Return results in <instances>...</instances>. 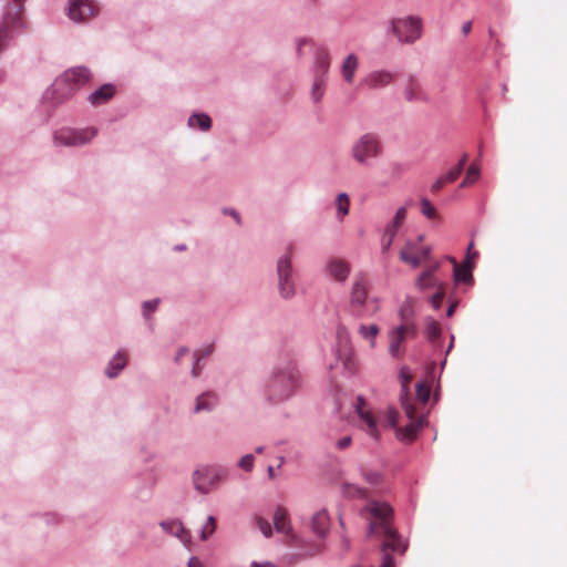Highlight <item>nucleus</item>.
<instances>
[{
	"label": "nucleus",
	"instance_id": "50",
	"mask_svg": "<svg viewBox=\"0 0 567 567\" xmlns=\"http://www.w3.org/2000/svg\"><path fill=\"white\" fill-rule=\"evenodd\" d=\"M188 567H205V566L197 557H192L188 560Z\"/></svg>",
	"mask_w": 567,
	"mask_h": 567
},
{
	"label": "nucleus",
	"instance_id": "12",
	"mask_svg": "<svg viewBox=\"0 0 567 567\" xmlns=\"http://www.w3.org/2000/svg\"><path fill=\"white\" fill-rule=\"evenodd\" d=\"M91 79V73L86 68L78 66L66 70L63 75L55 81L54 86L58 87L62 83H68L72 85L70 91H72L74 87L84 85L87 83Z\"/></svg>",
	"mask_w": 567,
	"mask_h": 567
},
{
	"label": "nucleus",
	"instance_id": "58",
	"mask_svg": "<svg viewBox=\"0 0 567 567\" xmlns=\"http://www.w3.org/2000/svg\"><path fill=\"white\" fill-rule=\"evenodd\" d=\"M262 451H264V447H262V446H259V447H257V449H256V452H257V453H261Z\"/></svg>",
	"mask_w": 567,
	"mask_h": 567
},
{
	"label": "nucleus",
	"instance_id": "36",
	"mask_svg": "<svg viewBox=\"0 0 567 567\" xmlns=\"http://www.w3.org/2000/svg\"><path fill=\"white\" fill-rule=\"evenodd\" d=\"M350 199L347 194L341 193L337 197V208L341 217H344L349 213Z\"/></svg>",
	"mask_w": 567,
	"mask_h": 567
},
{
	"label": "nucleus",
	"instance_id": "49",
	"mask_svg": "<svg viewBox=\"0 0 567 567\" xmlns=\"http://www.w3.org/2000/svg\"><path fill=\"white\" fill-rule=\"evenodd\" d=\"M440 266L441 264L439 261H434L424 271H431V276H435V272L439 270Z\"/></svg>",
	"mask_w": 567,
	"mask_h": 567
},
{
	"label": "nucleus",
	"instance_id": "34",
	"mask_svg": "<svg viewBox=\"0 0 567 567\" xmlns=\"http://www.w3.org/2000/svg\"><path fill=\"white\" fill-rule=\"evenodd\" d=\"M324 93V79L319 74L315 75V81L312 85L311 96L315 102H319Z\"/></svg>",
	"mask_w": 567,
	"mask_h": 567
},
{
	"label": "nucleus",
	"instance_id": "40",
	"mask_svg": "<svg viewBox=\"0 0 567 567\" xmlns=\"http://www.w3.org/2000/svg\"><path fill=\"white\" fill-rule=\"evenodd\" d=\"M216 530V519L214 516H209L207 518L206 525L203 527L200 533L202 540H206L209 536H212Z\"/></svg>",
	"mask_w": 567,
	"mask_h": 567
},
{
	"label": "nucleus",
	"instance_id": "8",
	"mask_svg": "<svg viewBox=\"0 0 567 567\" xmlns=\"http://www.w3.org/2000/svg\"><path fill=\"white\" fill-rule=\"evenodd\" d=\"M424 236L420 235L415 240H408L400 250L399 257L401 261L410 265L412 268H417L423 261H429L431 258V247L422 246Z\"/></svg>",
	"mask_w": 567,
	"mask_h": 567
},
{
	"label": "nucleus",
	"instance_id": "54",
	"mask_svg": "<svg viewBox=\"0 0 567 567\" xmlns=\"http://www.w3.org/2000/svg\"><path fill=\"white\" fill-rule=\"evenodd\" d=\"M466 162H467V155H466V154H464V155L462 156V158L460 159L458 164H457V165H455V166H456V167H461V171L463 172V168H464V166H465Z\"/></svg>",
	"mask_w": 567,
	"mask_h": 567
},
{
	"label": "nucleus",
	"instance_id": "11",
	"mask_svg": "<svg viewBox=\"0 0 567 567\" xmlns=\"http://www.w3.org/2000/svg\"><path fill=\"white\" fill-rule=\"evenodd\" d=\"M99 8L91 0H73L70 3L69 17L76 22L85 21L97 14Z\"/></svg>",
	"mask_w": 567,
	"mask_h": 567
},
{
	"label": "nucleus",
	"instance_id": "32",
	"mask_svg": "<svg viewBox=\"0 0 567 567\" xmlns=\"http://www.w3.org/2000/svg\"><path fill=\"white\" fill-rule=\"evenodd\" d=\"M361 473L364 481L372 486H378L383 482V475L379 471L362 468Z\"/></svg>",
	"mask_w": 567,
	"mask_h": 567
},
{
	"label": "nucleus",
	"instance_id": "41",
	"mask_svg": "<svg viewBox=\"0 0 567 567\" xmlns=\"http://www.w3.org/2000/svg\"><path fill=\"white\" fill-rule=\"evenodd\" d=\"M444 296H445L444 284H440V286L436 287V292L431 298V303L434 309H439L441 307Z\"/></svg>",
	"mask_w": 567,
	"mask_h": 567
},
{
	"label": "nucleus",
	"instance_id": "10",
	"mask_svg": "<svg viewBox=\"0 0 567 567\" xmlns=\"http://www.w3.org/2000/svg\"><path fill=\"white\" fill-rule=\"evenodd\" d=\"M278 278H279V291L280 295L289 299L295 296L296 289L295 284L292 281V269L290 258L288 256H284L278 260L277 266Z\"/></svg>",
	"mask_w": 567,
	"mask_h": 567
},
{
	"label": "nucleus",
	"instance_id": "1",
	"mask_svg": "<svg viewBox=\"0 0 567 567\" xmlns=\"http://www.w3.org/2000/svg\"><path fill=\"white\" fill-rule=\"evenodd\" d=\"M399 378L401 381L400 402L406 417L409 419V423L404 427L398 430V435L402 440L413 441L417 432L423 426L424 416L416 413V408L409 396V385L413 379L410 369L408 367L401 368Z\"/></svg>",
	"mask_w": 567,
	"mask_h": 567
},
{
	"label": "nucleus",
	"instance_id": "4",
	"mask_svg": "<svg viewBox=\"0 0 567 567\" xmlns=\"http://www.w3.org/2000/svg\"><path fill=\"white\" fill-rule=\"evenodd\" d=\"M383 152L380 137L374 133L361 135L351 146L353 159L363 166L369 165L372 159L378 158Z\"/></svg>",
	"mask_w": 567,
	"mask_h": 567
},
{
	"label": "nucleus",
	"instance_id": "45",
	"mask_svg": "<svg viewBox=\"0 0 567 567\" xmlns=\"http://www.w3.org/2000/svg\"><path fill=\"white\" fill-rule=\"evenodd\" d=\"M159 300L154 299L150 301H145L143 303V313L145 317H148L152 312H154L158 306Z\"/></svg>",
	"mask_w": 567,
	"mask_h": 567
},
{
	"label": "nucleus",
	"instance_id": "38",
	"mask_svg": "<svg viewBox=\"0 0 567 567\" xmlns=\"http://www.w3.org/2000/svg\"><path fill=\"white\" fill-rule=\"evenodd\" d=\"M421 213L429 219H434L437 217L435 207L426 198L421 200Z\"/></svg>",
	"mask_w": 567,
	"mask_h": 567
},
{
	"label": "nucleus",
	"instance_id": "24",
	"mask_svg": "<svg viewBox=\"0 0 567 567\" xmlns=\"http://www.w3.org/2000/svg\"><path fill=\"white\" fill-rule=\"evenodd\" d=\"M275 528L280 532L288 534L290 532V522L288 518V512L284 507H278L274 515Z\"/></svg>",
	"mask_w": 567,
	"mask_h": 567
},
{
	"label": "nucleus",
	"instance_id": "9",
	"mask_svg": "<svg viewBox=\"0 0 567 567\" xmlns=\"http://www.w3.org/2000/svg\"><path fill=\"white\" fill-rule=\"evenodd\" d=\"M96 135L92 127L82 130L61 128L54 134V142L64 146H79L90 142Z\"/></svg>",
	"mask_w": 567,
	"mask_h": 567
},
{
	"label": "nucleus",
	"instance_id": "20",
	"mask_svg": "<svg viewBox=\"0 0 567 567\" xmlns=\"http://www.w3.org/2000/svg\"><path fill=\"white\" fill-rule=\"evenodd\" d=\"M330 527V518L327 511L321 509L312 516L311 528L318 537H324Z\"/></svg>",
	"mask_w": 567,
	"mask_h": 567
},
{
	"label": "nucleus",
	"instance_id": "42",
	"mask_svg": "<svg viewBox=\"0 0 567 567\" xmlns=\"http://www.w3.org/2000/svg\"><path fill=\"white\" fill-rule=\"evenodd\" d=\"M399 412L394 408H389L385 412V422L390 427H395L399 421Z\"/></svg>",
	"mask_w": 567,
	"mask_h": 567
},
{
	"label": "nucleus",
	"instance_id": "35",
	"mask_svg": "<svg viewBox=\"0 0 567 567\" xmlns=\"http://www.w3.org/2000/svg\"><path fill=\"white\" fill-rule=\"evenodd\" d=\"M343 493L349 497H359L363 498L368 496L367 489L350 483L343 484Z\"/></svg>",
	"mask_w": 567,
	"mask_h": 567
},
{
	"label": "nucleus",
	"instance_id": "27",
	"mask_svg": "<svg viewBox=\"0 0 567 567\" xmlns=\"http://www.w3.org/2000/svg\"><path fill=\"white\" fill-rule=\"evenodd\" d=\"M217 403V398L214 393L207 392L197 398L195 412L210 411Z\"/></svg>",
	"mask_w": 567,
	"mask_h": 567
},
{
	"label": "nucleus",
	"instance_id": "28",
	"mask_svg": "<svg viewBox=\"0 0 567 567\" xmlns=\"http://www.w3.org/2000/svg\"><path fill=\"white\" fill-rule=\"evenodd\" d=\"M431 271H423L416 279V287L420 290H426L429 288H436L442 284L435 276H431Z\"/></svg>",
	"mask_w": 567,
	"mask_h": 567
},
{
	"label": "nucleus",
	"instance_id": "37",
	"mask_svg": "<svg viewBox=\"0 0 567 567\" xmlns=\"http://www.w3.org/2000/svg\"><path fill=\"white\" fill-rule=\"evenodd\" d=\"M480 171L475 165H471L466 172V175L461 183V187H467L476 182L478 178Z\"/></svg>",
	"mask_w": 567,
	"mask_h": 567
},
{
	"label": "nucleus",
	"instance_id": "44",
	"mask_svg": "<svg viewBox=\"0 0 567 567\" xmlns=\"http://www.w3.org/2000/svg\"><path fill=\"white\" fill-rule=\"evenodd\" d=\"M461 173V167L454 166L445 175H443L444 181H446V183H453L460 177Z\"/></svg>",
	"mask_w": 567,
	"mask_h": 567
},
{
	"label": "nucleus",
	"instance_id": "59",
	"mask_svg": "<svg viewBox=\"0 0 567 567\" xmlns=\"http://www.w3.org/2000/svg\"><path fill=\"white\" fill-rule=\"evenodd\" d=\"M306 43V41H300L299 44H298V50H300L301 45Z\"/></svg>",
	"mask_w": 567,
	"mask_h": 567
},
{
	"label": "nucleus",
	"instance_id": "33",
	"mask_svg": "<svg viewBox=\"0 0 567 567\" xmlns=\"http://www.w3.org/2000/svg\"><path fill=\"white\" fill-rule=\"evenodd\" d=\"M213 350H214L213 344H209V346H207L206 348H204V349H202V350H199V351H197V352L195 353V359H196V361H195V364H194V367H193V369H192V375H193L194 378L198 377V375H199V373H200L199 361H200L202 359H204V358L208 357V355L213 352Z\"/></svg>",
	"mask_w": 567,
	"mask_h": 567
},
{
	"label": "nucleus",
	"instance_id": "6",
	"mask_svg": "<svg viewBox=\"0 0 567 567\" xmlns=\"http://www.w3.org/2000/svg\"><path fill=\"white\" fill-rule=\"evenodd\" d=\"M24 0H12L2 22L0 23V51L12 38L13 31L22 23V10Z\"/></svg>",
	"mask_w": 567,
	"mask_h": 567
},
{
	"label": "nucleus",
	"instance_id": "39",
	"mask_svg": "<svg viewBox=\"0 0 567 567\" xmlns=\"http://www.w3.org/2000/svg\"><path fill=\"white\" fill-rule=\"evenodd\" d=\"M431 386L426 383L416 384V396L421 403H426L430 399Z\"/></svg>",
	"mask_w": 567,
	"mask_h": 567
},
{
	"label": "nucleus",
	"instance_id": "21",
	"mask_svg": "<svg viewBox=\"0 0 567 567\" xmlns=\"http://www.w3.org/2000/svg\"><path fill=\"white\" fill-rule=\"evenodd\" d=\"M358 66L359 60L355 54L351 53L344 59L341 66V73L347 83L351 84L353 82Z\"/></svg>",
	"mask_w": 567,
	"mask_h": 567
},
{
	"label": "nucleus",
	"instance_id": "29",
	"mask_svg": "<svg viewBox=\"0 0 567 567\" xmlns=\"http://www.w3.org/2000/svg\"><path fill=\"white\" fill-rule=\"evenodd\" d=\"M190 127L198 126L202 131H208L212 126V120L206 114H194L188 118Z\"/></svg>",
	"mask_w": 567,
	"mask_h": 567
},
{
	"label": "nucleus",
	"instance_id": "16",
	"mask_svg": "<svg viewBox=\"0 0 567 567\" xmlns=\"http://www.w3.org/2000/svg\"><path fill=\"white\" fill-rule=\"evenodd\" d=\"M327 271L333 280L344 282L351 271V267L344 259L331 258L327 264Z\"/></svg>",
	"mask_w": 567,
	"mask_h": 567
},
{
	"label": "nucleus",
	"instance_id": "13",
	"mask_svg": "<svg viewBox=\"0 0 567 567\" xmlns=\"http://www.w3.org/2000/svg\"><path fill=\"white\" fill-rule=\"evenodd\" d=\"M406 218V208L400 207L393 220L386 226L382 237V252H388L394 241L396 233Z\"/></svg>",
	"mask_w": 567,
	"mask_h": 567
},
{
	"label": "nucleus",
	"instance_id": "26",
	"mask_svg": "<svg viewBox=\"0 0 567 567\" xmlns=\"http://www.w3.org/2000/svg\"><path fill=\"white\" fill-rule=\"evenodd\" d=\"M330 68V58L326 50H319L316 54V74L324 79Z\"/></svg>",
	"mask_w": 567,
	"mask_h": 567
},
{
	"label": "nucleus",
	"instance_id": "48",
	"mask_svg": "<svg viewBox=\"0 0 567 567\" xmlns=\"http://www.w3.org/2000/svg\"><path fill=\"white\" fill-rule=\"evenodd\" d=\"M351 444V437L344 436L337 442V446L341 450L347 449Z\"/></svg>",
	"mask_w": 567,
	"mask_h": 567
},
{
	"label": "nucleus",
	"instance_id": "57",
	"mask_svg": "<svg viewBox=\"0 0 567 567\" xmlns=\"http://www.w3.org/2000/svg\"><path fill=\"white\" fill-rule=\"evenodd\" d=\"M230 214H231V215L237 219V221L239 223L238 214H237L236 212H231Z\"/></svg>",
	"mask_w": 567,
	"mask_h": 567
},
{
	"label": "nucleus",
	"instance_id": "15",
	"mask_svg": "<svg viewBox=\"0 0 567 567\" xmlns=\"http://www.w3.org/2000/svg\"><path fill=\"white\" fill-rule=\"evenodd\" d=\"M357 412L363 423V430L368 435L378 440L379 439V427L378 422L374 415L370 410L367 409L365 402L362 399L358 400Z\"/></svg>",
	"mask_w": 567,
	"mask_h": 567
},
{
	"label": "nucleus",
	"instance_id": "17",
	"mask_svg": "<svg viewBox=\"0 0 567 567\" xmlns=\"http://www.w3.org/2000/svg\"><path fill=\"white\" fill-rule=\"evenodd\" d=\"M368 297V280L360 276L358 277L352 286L350 303L352 308L359 309L363 307Z\"/></svg>",
	"mask_w": 567,
	"mask_h": 567
},
{
	"label": "nucleus",
	"instance_id": "53",
	"mask_svg": "<svg viewBox=\"0 0 567 567\" xmlns=\"http://www.w3.org/2000/svg\"><path fill=\"white\" fill-rule=\"evenodd\" d=\"M251 567H277L271 563H252Z\"/></svg>",
	"mask_w": 567,
	"mask_h": 567
},
{
	"label": "nucleus",
	"instance_id": "19",
	"mask_svg": "<svg viewBox=\"0 0 567 567\" xmlns=\"http://www.w3.org/2000/svg\"><path fill=\"white\" fill-rule=\"evenodd\" d=\"M161 526L165 532L176 536L184 545L188 546L190 544V533L184 528L181 522H162Z\"/></svg>",
	"mask_w": 567,
	"mask_h": 567
},
{
	"label": "nucleus",
	"instance_id": "25",
	"mask_svg": "<svg viewBox=\"0 0 567 567\" xmlns=\"http://www.w3.org/2000/svg\"><path fill=\"white\" fill-rule=\"evenodd\" d=\"M454 265V279L460 282H470L472 281V271L471 265L460 266L456 260L452 257L447 258Z\"/></svg>",
	"mask_w": 567,
	"mask_h": 567
},
{
	"label": "nucleus",
	"instance_id": "18",
	"mask_svg": "<svg viewBox=\"0 0 567 567\" xmlns=\"http://www.w3.org/2000/svg\"><path fill=\"white\" fill-rule=\"evenodd\" d=\"M404 97L409 102H421L426 101L427 96L419 82L414 76H409L403 87Z\"/></svg>",
	"mask_w": 567,
	"mask_h": 567
},
{
	"label": "nucleus",
	"instance_id": "30",
	"mask_svg": "<svg viewBox=\"0 0 567 567\" xmlns=\"http://www.w3.org/2000/svg\"><path fill=\"white\" fill-rule=\"evenodd\" d=\"M379 331L380 330L377 324H370V326L361 324L359 328V333L361 334V337L363 339H367L370 341L371 348L375 347V337L378 336Z\"/></svg>",
	"mask_w": 567,
	"mask_h": 567
},
{
	"label": "nucleus",
	"instance_id": "55",
	"mask_svg": "<svg viewBox=\"0 0 567 567\" xmlns=\"http://www.w3.org/2000/svg\"><path fill=\"white\" fill-rule=\"evenodd\" d=\"M455 305H451L447 309V316L451 317L454 312Z\"/></svg>",
	"mask_w": 567,
	"mask_h": 567
},
{
	"label": "nucleus",
	"instance_id": "56",
	"mask_svg": "<svg viewBox=\"0 0 567 567\" xmlns=\"http://www.w3.org/2000/svg\"><path fill=\"white\" fill-rule=\"evenodd\" d=\"M268 474L269 476L272 478L274 477V467L272 466H269L268 467Z\"/></svg>",
	"mask_w": 567,
	"mask_h": 567
},
{
	"label": "nucleus",
	"instance_id": "3",
	"mask_svg": "<svg viewBox=\"0 0 567 567\" xmlns=\"http://www.w3.org/2000/svg\"><path fill=\"white\" fill-rule=\"evenodd\" d=\"M423 21L419 16L393 18L390 21V31L400 43L411 44L422 35Z\"/></svg>",
	"mask_w": 567,
	"mask_h": 567
},
{
	"label": "nucleus",
	"instance_id": "31",
	"mask_svg": "<svg viewBox=\"0 0 567 567\" xmlns=\"http://www.w3.org/2000/svg\"><path fill=\"white\" fill-rule=\"evenodd\" d=\"M424 333L430 341H435L441 334L439 322L431 318L426 319Z\"/></svg>",
	"mask_w": 567,
	"mask_h": 567
},
{
	"label": "nucleus",
	"instance_id": "47",
	"mask_svg": "<svg viewBox=\"0 0 567 567\" xmlns=\"http://www.w3.org/2000/svg\"><path fill=\"white\" fill-rule=\"evenodd\" d=\"M446 183V181H444V177L441 176L440 178H437L431 186V190L433 193H436L439 192Z\"/></svg>",
	"mask_w": 567,
	"mask_h": 567
},
{
	"label": "nucleus",
	"instance_id": "5",
	"mask_svg": "<svg viewBox=\"0 0 567 567\" xmlns=\"http://www.w3.org/2000/svg\"><path fill=\"white\" fill-rule=\"evenodd\" d=\"M402 322L400 326L389 331V352L393 358L402 357L404 350L403 342L409 338H415L417 334L416 324L406 316L405 310L400 311Z\"/></svg>",
	"mask_w": 567,
	"mask_h": 567
},
{
	"label": "nucleus",
	"instance_id": "46",
	"mask_svg": "<svg viewBox=\"0 0 567 567\" xmlns=\"http://www.w3.org/2000/svg\"><path fill=\"white\" fill-rule=\"evenodd\" d=\"M239 466L245 471H251L254 466V456L251 454L243 456L239 461Z\"/></svg>",
	"mask_w": 567,
	"mask_h": 567
},
{
	"label": "nucleus",
	"instance_id": "51",
	"mask_svg": "<svg viewBox=\"0 0 567 567\" xmlns=\"http://www.w3.org/2000/svg\"><path fill=\"white\" fill-rule=\"evenodd\" d=\"M189 350L187 348H181L178 351H177V354L175 357V361L178 362L179 359L186 354H188Z\"/></svg>",
	"mask_w": 567,
	"mask_h": 567
},
{
	"label": "nucleus",
	"instance_id": "14",
	"mask_svg": "<svg viewBox=\"0 0 567 567\" xmlns=\"http://www.w3.org/2000/svg\"><path fill=\"white\" fill-rule=\"evenodd\" d=\"M394 79V73L385 70H377L367 74L360 82V85L370 90H377L390 85Z\"/></svg>",
	"mask_w": 567,
	"mask_h": 567
},
{
	"label": "nucleus",
	"instance_id": "23",
	"mask_svg": "<svg viewBox=\"0 0 567 567\" xmlns=\"http://www.w3.org/2000/svg\"><path fill=\"white\" fill-rule=\"evenodd\" d=\"M126 365V354L123 351L116 353V355L109 363L105 374L109 378H114L118 374L121 370H123Z\"/></svg>",
	"mask_w": 567,
	"mask_h": 567
},
{
	"label": "nucleus",
	"instance_id": "7",
	"mask_svg": "<svg viewBox=\"0 0 567 567\" xmlns=\"http://www.w3.org/2000/svg\"><path fill=\"white\" fill-rule=\"evenodd\" d=\"M226 472L219 466H202L193 473V482L196 491L208 494L225 477Z\"/></svg>",
	"mask_w": 567,
	"mask_h": 567
},
{
	"label": "nucleus",
	"instance_id": "52",
	"mask_svg": "<svg viewBox=\"0 0 567 567\" xmlns=\"http://www.w3.org/2000/svg\"><path fill=\"white\" fill-rule=\"evenodd\" d=\"M472 30V22L467 21L462 25V32L464 35H467Z\"/></svg>",
	"mask_w": 567,
	"mask_h": 567
},
{
	"label": "nucleus",
	"instance_id": "43",
	"mask_svg": "<svg viewBox=\"0 0 567 567\" xmlns=\"http://www.w3.org/2000/svg\"><path fill=\"white\" fill-rule=\"evenodd\" d=\"M257 526L266 537H270L272 534L271 525L268 520L262 517L255 518Z\"/></svg>",
	"mask_w": 567,
	"mask_h": 567
},
{
	"label": "nucleus",
	"instance_id": "2",
	"mask_svg": "<svg viewBox=\"0 0 567 567\" xmlns=\"http://www.w3.org/2000/svg\"><path fill=\"white\" fill-rule=\"evenodd\" d=\"M300 373L291 364L274 371L267 383L268 400L279 403L289 399L300 386Z\"/></svg>",
	"mask_w": 567,
	"mask_h": 567
},
{
	"label": "nucleus",
	"instance_id": "22",
	"mask_svg": "<svg viewBox=\"0 0 567 567\" xmlns=\"http://www.w3.org/2000/svg\"><path fill=\"white\" fill-rule=\"evenodd\" d=\"M114 93L115 89L113 85L104 84L103 86L94 91L90 95L89 100L92 104L99 105L109 101L114 95Z\"/></svg>",
	"mask_w": 567,
	"mask_h": 567
}]
</instances>
